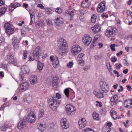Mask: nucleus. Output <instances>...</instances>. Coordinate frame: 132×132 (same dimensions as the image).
Returning a JSON list of instances; mask_svg holds the SVG:
<instances>
[{
	"label": "nucleus",
	"instance_id": "1",
	"mask_svg": "<svg viewBox=\"0 0 132 132\" xmlns=\"http://www.w3.org/2000/svg\"><path fill=\"white\" fill-rule=\"evenodd\" d=\"M36 119L35 113L31 111L29 113L26 117L24 118L23 120H21L18 125V129H21L26 126L27 122H30L31 123L35 122Z\"/></svg>",
	"mask_w": 132,
	"mask_h": 132
},
{
	"label": "nucleus",
	"instance_id": "2",
	"mask_svg": "<svg viewBox=\"0 0 132 132\" xmlns=\"http://www.w3.org/2000/svg\"><path fill=\"white\" fill-rule=\"evenodd\" d=\"M57 45L61 51L62 55L66 54L68 51V46L66 40L63 38H60L58 40Z\"/></svg>",
	"mask_w": 132,
	"mask_h": 132
},
{
	"label": "nucleus",
	"instance_id": "3",
	"mask_svg": "<svg viewBox=\"0 0 132 132\" xmlns=\"http://www.w3.org/2000/svg\"><path fill=\"white\" fill-rule=\"evenodd\" d=\"M60 101L56 99L55 98L52 97L49 100L48 103L49 106L53 111L57 110V108L59 106V104Z\"/></svg>",
	"mask_w": 132,
	"mask_h": 132
},
{
	"label": "nucleus",
	"instance_id": "4",
	"mask_svg": "<svg viewBox=\"0 0 132 132\" xmlns=\"http://www.w3.org/2000/svg\"><path fill=\"white\" fill-rule=\"evenodd\" d=\"M29 88V84L27 82H25L21 84L20 87L16 90V92L18 93H20L28 89Z\"/></svg>",
	"mask_w": 132,
	"mask_h": 132
},
{
	"label": "nucleus",
	"instance_id": "5",
	"mask_svg": "<svg viewBox=\"0 0 132 132\" xmlns=\"http://www.w3.org/2000/svg\"><path fill=\"white\" fill-rule=\"evenodd\" d=\"M5 59L10 64H13L14 65L16 64V60L14 59V55L12 54L9 53L6 56Z\"/></svg>",
	"mask_w": 132,
	"mask_h": 132
},
{
	"label": "nucleus",
	"instance_id": "6",
	"mask_svg": "<svg viewBox=\"0 0 132 132\" xmlns=\"http://www.w3.org/2000/svg\"><path fill=\"white\" fill-rule=\"evenodd\" d=\"M103 90L100 89H96L93 91V93L97 98H101L104 97L106 93Z\"/></svg>",
	"mask_w": 132,
	"mask_h": 132
},
{
	"label": "nucleus",
	"instance_id": "7",
	"mask_svg": "<svg viewBox=\"0 0 132 132\" xmlns=\"http://www.w3.org/2000/svg\"><path fill=\"white\" fill-rule=\"evenodd\" d=\"M75 13V11L74 9H69L66 11L64 15L69 20H72Z\"/></svg>",
	"mask_w": 132,
	"mask_h": 132
},
{
	"label": "nucleus",
	"instance_id": "8",
	"mask_svg": "<svg viewBox=\"0 0 132 132\" xmlns=\"http://www.w3.org/2000/svg\"><path fill=\"white\" fill-rule=\"evenodd\" d=\"M117 31L115 28L110 27L108 28L106 32V34L108 37H114L117 32Z\"/></svg>",
	"mask_w": 132,
	"mask_h": 132
},
{
	"label": "nucleus",
	"instance_id": "9",
	"mask_svg": "<svg viewBox=\"0 0 132 132\" xmlns=\"http://www.w3.org/2000/svg\"><path fill=\"white\" fill-rule=\"evenodd\" d=\"M65 108L66 111L69 115H72L74 114L76 108L73 105L70 104H67Z\"/></svg>",
	"mask_w": 132,
	"mask_h": 132
},
{
	"label": "nucleus",
	"instance_id": "10",
	"mask_svg": "<svg viewBox=\"0 0 132 132\" xmlns=\"http://www.w3.org/2000/svg\"><path fill=\"white\" fill-rule=\"evenodd\" d=\"M5 28L6 32L9 35L12 34L14 32L13 28L11 27V25L9 23H7L4 25Z\"/></svg>",
	"mask_w": 132,
	"mask_h": 132
},
{
	"label": "nucleus",
	"instance_id": "11",
	"mask_svg": "<svg viewBox=\"0 0 132 132\" xmlns=\"http://www.w3.org/2000/svg\"><path fill=\"white\" fill-rule=\"evenodd\" d=\"M92 40V38L88 35H85L82 38V41L86 45H88Z\"/></svg>",
	"mask_w": 132,
	"mask_h": 132
},
{
	"label": "nucleus",
	"instance_id": "12",
	"mask_svg": "<svg viewBox=\"0 0 132 132\" xmlns=\"http://www.w3.org/2000/svg\"><path fill=\"white\" fill-rule=\"evenodd\" d=\"M84 58V54L83 53H81L78 56L77 58L78 63L81 66H83L84 64L83 60Z\"/></svg>",
	"mask_w": 132,
	"mask_h": 132
},
{
	"label": "nucleus",
	"instance_id": "13",
	"mask_svg": "<svg viewBox=\"0 0 132 132\" xmlns=\"http://www.w3.org/2000/svg\"><path fill=\"white\" fill-rule=\"evenodd\" d=\"M101 89L103 90L104 92L107 93L108 90V85L103 81H101L100 82Z\"/></svg>",
	"mask_w": 132,
	"mask_h": 132
},
{
	"label": "nucleus",
	"instance_id": "14",
	"mask_svg": "<svg viewBox=\"0 0 132 132\" xmlns=\"http://www.w3.org/2000/svg\"><path fill=\"white\" fill-rule=\"evenodd\" d=\"M72 47L71 52L73 55H75L77 54L81 50V48L78 45H73Z\"/></svg>",
	"mask_w": 132,
	"mask_h": 132
},
{
	"label": "nucleus",
	"instance_id": "15",
	"mask_svg": "<svg viewBox=\"0 0 132 132\" xmlns=\"http://www.w3.org/2000/svg\"><path fill=\"white\" fill-rule=\"evenodd\" d=\"M41 53L40 47L39 46H37L35 50L33 52V57L35 58H38L40 54Z\"/></svg>",
	"mask_w": 132,
	"mask_h": 132
},
{
	"label": "nucleus",
	"instance_id": "16",
	"mask_svg": "<svg viewBox=\"0 0 132 132\" xmlns=\"http://www.w3.org/2000/svg\"><path fill=\"white\" fill-rule=\"evenodd\" d=\"M54 20L55 24L57 26H61L63 23V18L59 15L56 16Z\"/></svg>",
	"mask_w": 132,
	"mask_h": 132
},
{
	"label": "nucleus",
	"instance_id": "17",
	"mask_svg": "<svg viewBox=\"0 0 132 132\" xmlns=\"http://www.w3.org/2000/svg\"><path fill=\"white\" fill-rule=\"evenodd\" d=\"M54 56H51L50 57V59L51 60L52 62H53V64L54 68H56L58 65L59 63V61L58 57L56 56H55V58H54V60H53Z\"/></svg>",
	"mask_w": 132,
	"mask_h": 132
},
{
	"label": "nucleus",
	"instance_id": "18",
	"mask_svg": "<svg viewBox=\"0 0 132 132\" xmlns=\"http://www.w3.org/2000/svg\"><path fill=\"white\" fill-rule=\"evenodd\" d=\"M61 123L63 129H66L69 127V125L67 123V120L65 118L62 119L61 120Z\"/></svg>",
	"mask_w": 132,
	"mask_h": 132
},
{
	"label": "nucleus",
	"instance_id": "19",
	"mask_svg": "<svg viewBox=\"0 0 132 132\" xmlns=\"http://www.w3.org/2000/svg\"><path fill=\"white\" fill-rule=\"evenodd\" d=\"M22 72L23 74H27L29 73L30 69L29 67L27 65H23L21 67Z\"/></svg>",
	"mask_w": 132,
	"mask_h": 132
},
{
	"label": "nucleus",
	"instance_id": "20",
	"mask_svg": "<svg viewBox=\"0 0 132 132\" xmlns=\"http://www.w3.org/2000/svg\"><path fill=\"white\" fill-rule=\"evenodd\" d=\"M20 4L17 3H11L9 7V10L12 12L14 9L18 7H20Z\"/></svg>",
	"mask_w": 132,
	"mask_h": 132
},
{
	"label": "nucleus",
	"instance_id": "21",
	"mask_svg": "<svg viewBox=\"0 0 132 132\" xmlns=\"http://www.w3.org/2000/svg\"><path fill=\"white\" fill-rule=\"evenodd\" d=\"M124 105L126 108L130 109L132 107V101L131 100L128 99L124 101Z\"/></svg>",
	"mask_w": 132,
	"mask_h": 132
},
{
	"label": "nucleus",
	"instance_id": "22",
	"mask_svg": "<svg viewBox=\"0 0 132 132\" xmlns=\"http://www.w3.org/2000/svg\"><path fill=\"white\" fill-rule=\"evenodd\" d=\"M105 6L104 3H101L98 6L97 9V11L99 12H102L105 10Z\"/></svg>",
	"mask_w": 132,
	"mask_h": 132
},
{
	"label": "nucleus",
	"instance_id": "23",
	"mask_svg": "<svg viewBox=\"0 0 132 132\" xmlns=\"http://www.w3.org/2000/svg\"><path fill=\"white\" fill-rule=\"evenodd\" d=\"M86 121L85 119L81 118L78 122V124L80 129H82L84 128L86 125Z\"/></svg>",
	"mask_w": 132,
	"mask_h": 132
},
{
	"label": "nucleus",
	"instance_id": "24",
	"mask_svg": "<svg viewBox=\"0 0 132 132\" xmlns=\"http://www.w3.org/2000/svg\"><path fill=\"white\" fill-rule=\"evenodd\" d=\"M93 32L95 34L98 33L101 30L100 26L98 24L94 25L91 28Z\"/></svg>",
	"mask_w": 132,
	"mask_h": 132
},
{
	"label": "nucleus",
	"instance_id": "25",
	"mask_svg": "<svg viewBox=\"0 0 132 132\" xmlns=\"http://www.w3.org/2000/svg\"><path fill=\"white\" fill-rule=\"evenodd\" d=\"M30 81L31 84L34 85L37 82V78L36 75H32L30 77Z\"/></svg>",
	"mask_w": 132,
	"mask_h": 132
},
{
	"label": "nucleus",
	"instance_id": "26",
	"mask_svg": "<svg viewBox=\"0 0 132 132\" xmlns=\"http://www.w3.org/2000/svg\"><path fill=\"white\" fill-rule=\"evenodd\" d=\"M19 40L16 38H14L13 39V41L12 43L15 49H17L19 47Z\"/></svg>",
	"mask_w": 132,
	"mask_h": 132
},
{
	"label": "nucleus",
	"instance_id": "27",
	"mask_svg": "<svg viewBox=\"0 0 132 132\" xmlns=\"http://www.w3.org/2000/svg\"><path fill=\"white\" fill-rule=\"evenodd\" d=\"M88 0H84L81 4V6L83 7L86 8L88 7L90 3L88 2Z\"/></svg>",
	"mask_w": 132,
	"mask_h": 132
},
{
	"label": "nucleus",
	"instance_id": "28",
	"mask_svg": "<svg viewBox=\"0 0 132 132\" xmlns=\"http://www.w3.org/2000/svg\"><path fill=\"white\" fill-rule=\"evenodd\" d=\"M110 114L112 117L114 119H116L117 118V116L116 112L113 108L111 109L110 111Z\"/></svg>",
	"mask_w": 132,
	"mask_h": 132
},
{
	"label": "nucleus",
	"instance_id": "29",
	"mask_svg": "<svg viewBox=\"0 0 132 132\" xmlns=\"http://www.w3.org/2000/svg\"><path fill=\"white\" fill-rule=\"evenodd\" d=\"M26 100L27 102L29 103L32 100V95L31 93H28L26 94Z\"/></svg>",
	"mask_w": 132,
	"mask_h": 132
},
{
	"label": "nucleus",
	"instance_id": "30",
	"mask_svg": "<svg viewBox=\"0 0 132 132\" xmlns=\"http://www.w3.org/2000/svg\"><path fill=\"white\" fill-rule=\"evenodd\" d=\"M118 100V96L117 95H114L111 98V102L116 103Z\"/></svg>",
	"mask_w": 132,
	"mask_h": 132
},
{
	"label": "nucleus",
	"instance_id": "31",
	"mask_svg": "<svg viewBox=\"0 0 132 132\" xmlns=\"http://www.w3.org/2000/svg\"><path fill=\"white\" fill-rule=\"evenodd\" d=\"M92 116L94 119L95 120H99V115L95 112H94L93 113Z\"/></svg>",
	"mask_w": 132,
	"mask_h": 132
},
{
	"label": "nucleus",
	"instance_id": "32",
	"mask_svg": "<svg viewBox=\"0 0 132 132\" xmlns=\"http://www.w3.org/2000/svg\"><path fill=\"white\" fill-rule=\"evenodd\" d=\"M43 66V63L39 61H38L37 68L40 71L42 70Z\"/></svg>",
	"mask_w": 132,
	"mask_h": 132
},
{
	"label": "nucleus",
	"instance_id": "33",
	"mask_svg": "<svg viewBox=\"0 0 132 132\" xmlns=\"http://www.w3.org/2000/svg\"><path fill=\"white\" fill-rule=\"evenodd\" d=\"M39 130L41 131H43L45 129L44 125L40 124L38 128Z\"/></svg>",
	"mask_w": 132,
	"mask_h": 132
},
{
	"label": "nucleus",
	"instance_id": "34",
	"mask_svg": "<svg viewBox=\"0 0 132 132\" xmlns=\"http://www.w3.org/2000/svg\"><path fill=\"white\" fill-rule=\"evenodd\" d=\"M44 114V111L43 110H40L38 113V118L40 119L42 118Z\"/></svg>",
	"mask_w": 132,
	"mask_h": 132
},
{
	"label": "nucleus",
	"instance_id": "35",
	"mask_svg": "<svg viewBox=\"0 0 132 132\" xmlns=\"http://www.w3.org/2000/svg\"><path fill=\"white\" fill-rule=\"evenodd\" d=\"M97 18V16L95 14L93 15L91 17V22L92 23H94L96 21V19Z\"/></svg>",
	"mask_w": 132,
	"mask_h": 132
},
{
	"label": "nucleus",
	"instance_id": "36",
	"mask_svg": "<svg viewBox=\"0 0 132 132\" xmlns=\"http://www.w3.org/2000/svg\"><path fill=\"white\" fill-rule=\"evenodd\" d=\"M6 10V9L5 7H3L0 10V16L4 14Z\"/></svg>",
	"mask_w": 132,
	"mask_h": 132
},
{
	"label": "nucleus",
	"instance_id": "37",
	"mask_svg": "<svg viewBox=\"0 0 132 132\" xmlns=\"http://www.w3.org/2000/svg\"><path fill=\"white\" fill-rule=\"evenodd\" d=\"M8 127L7 124H5L2 127H0V130L1 131H5Z\"/></svg>",
	"mask_w": 132,
	"mask_h": 132
},
{
	"label": "nucleus",
	"instance_id": "38",
	"mask_svg": "<svg viewBox=\"0 0 132 132\" xmlns=\"http://www.w3.org/2000/svg\"><path fill=\"white\" fill-rule=\"evenodd\" d=\"M69 90L68 88H66L64 90V93L67 97H69Z\"/></svg>",
	"mask_w": 132,
	"mask_h": 132
},
{
	"label": "nucleus",
	"instance_id": "39",
	"mask_svg": "<svg viewBox=\"0 0 132 132\" xmlns=\"http://www.w3.org/2000/svg\"><path fill=\"white\" fill-rule=\"evenodd\" d=\"M95 59L98 60L102 59L103 56L102 55H96L94 56Z\"/></svg>",
	"mask_w": 132,
	"mask_h": 132
},
{
	"label": "nucleus",
	"instance_id": "40",
	"mask_svg": "<svg viewBox=\"0 0 132 132\" xmlns=\"http://www.w3.org/2000/svg\"><path fill=\"white\" fill-rule=\"evenodd\" d=\"M62 11V10L60 7H57L55 10V12L59 14L61 13Z\"/></svg>",
	"mask_w": 132,
	"mask_h": 132
},
{
	"label": "nucleus",
	"instance_id": "41",
	"mask_svg": "<svg viewBox=\"0 0 132 132\" xmlns=\"http://www.w3.org/2000/svg\"><path fill=\"white\" fill-rule=\"evenodd\" d=\"M73 63L72 62H70L68 63L67 65V66L69 68L72 67Z\"/></svg>",
	"mask_w": 132,
	"mask_h": 132
},
{
	"label": "nucleus",
	"instance_id": "42",
	"mask_svg": "<svg viewBox=\"0 0 132 132\" xmlns=\"http://www.w3.org/2000/svg\"><path fill=\"white\" fill-rule=\"evenodd\" d=\"M115 44H111L110 45V47L111 50L113 51H115Z\"/></svg>",
	"mask_w": 132,
	"mask_h": 132
},
{
	"label": "nucleus",
	"instance_id": "43",
	"mask_svg": "<svg viewBox=\"0 0 132 132\" xmlns=\"http://www.w3.org/2000/svg\"><path fill=\"white\" fill-rule=\"evenodd\" d=\"M116 68L117 69H119L122 67V65L120 64H116L115 65Z\"/></svg>",
	"mask_w": 132,
	"mask_h": 132
},
{
	"label": "nucleus",
	"instance_id": "44",
	"mask_svg": "<svg viewBox=\"0 0 132 132\" xmlns=\"http://www.w3.org/2000/svg\"><path fill=\"white\" fill-rule=\"evenodd\" d=\"M106 66L108 70L109 71H110L111 69V66L110 65V63H107L106 64Z\"/></svg>",
	"mask_w": 132,
	"mask_h": 132
},
{
	"label": "nucleus",
	"instance_id": "45",
	"mask_svg": "<svg viewBox=\"0 0 132 132\" xmlns=\"http://www.w3.org/2000/svg\"><path fill=\"white\" fill-rule=\"evenodd\" d=\"M85 132H94V131L90 128L86 129L84 130Z\"/></svg>",
	"mask_w": 132,
	"mask_h": 132
},
{
	"label": "nucleus",
	"instance_id": "46",
	"mask_svg": "<svg viewBox=\"0 0 132 132\" xmlns=\"http://www.w3.org/2000/svg\"><path fill=\"white\" fill-rule=\"evenodd\" d=\"M19 77H20V80L21 81L24 80V75L23 74H19Z\"/></svg>",
	"mask_w": 132,
	"mask_h": 132
},
{
	"label": "nucleus",
	"instance_id": "47",
	"mask_svg": "<svg viewBox=\"0 0 132 132\" xmlns=\"http://www.w3.org/2000/svg\"><path fill=\"white\" fill-rule=\"evenodd\" d=\"M45 11L46 14H51V11L48 9L45 10Z\"/></svg>",
	"mask_w": 132,
	"mask_h": 132
},
{
	"label": "nucleus",
	"instance_id": "48",
	"mask_svg": "<svg viewBox=\"0 0 132 132\" xmlns=\"http://www.w3.org/2000/svg\"><path fill=\"white\" fill-rule=\"evenodd\" d=\"M27 51L26 50L24 51V52L23 53V56H24V59H26L27 58Z\"/></svg>",
	"mask_w": 132,
	"mask_h": 132
},
{
	"label": "nucleus",
	"instance_id": "49",
	"mask_svg": "<svg viewBox=\"0 0 132 132\" xmlns=\"http://www.w3.org/2000/svg\"><path fill=\"white\" fill-rule=\"evenodd\" d=\"M37 7H40L42 9H44V6L42 4H38L37 6Z\"/></svg>",
	"mask_w": 132,
	"mask_h": 132
},
{
	"label": "nucleus",
	"instance_id": "50",
	"mask_svg": "<svg viewBox=\"0 0 132 132\" xmlns=\"http://www.w3.org/2000/svg\"><path fill=\"white\" fill-rule=\"evenodd\" d=\"M46 22L47 24L48 25H50L52 23L50 19H48L46 20Z\"/></svg>",
	"mask_w": 132,
	"mask_h": 132
},
{
	"label": "nucleus",
	"instance_id": "51",
	"mask_svg": "<svg viewBox=\"0 0 132 132\" xmlns=\"http://www.w3.org/2000/svg\"><path fill=\"white\" fill-rule=\"evenodd\" d=\"M127 14L128 16H130L132 14V12L129 10H127Z\"/></svg>",
	"mask_w": 132,
	"mask_h": 132
},
{
	"label": "nucleus",
	"instance_id": "52",
	"mask_svg": "<svg viewBox=\"0 0 132 132\" xmlns=\"http://www.w3.org/2000/svg\"><path fill=\"white\" fill-rule=\"evenodd\" d=\"M111 60L112 61L115 62L117 60V59L116 58L115 56H114L113 57V58L112 57H111Z\"/></svg>",
	"mask_w": 132,
	"mask_h": 132
},
{
	"label": "nucleus",
	"instance_id": "53",
	"mask_svg": "<svg viewBox=\"0 0 132 132\" xmlns=\"http://www.w3.org/2000/svg\"><path fill=\"white\" fill-rule=\"evenodd\" d=\"M126 86L128 90L130 91L132 90V88L131 87V86L130 85H127Z\"/></svg>",
	"mask_w": 132,
	"mask_h": 132
},
{
	"label": "nucleus",
	"instance_id": "54",
	"mask_svg": "<svg viewBox=\"0 0 132 132\" xmlns=\"http://www.w3.org/2000/svg\"><path fill=\"white\" fill-rule=\"evenodd\" d=\"M90 68V66L89 65L86 66L84 68L83 70L86 71Z\"/></svg>",
	"mask_w": 132,
	"mask_h": 132
},
{
	"label": "nucleus",
	"instance_id": "55",
	"mask_svg": "<svg viewBox=\"0 0 132 132\" xmlns=\"http://www.w3.org/2000/svg\"><path fill=\"white\" fill-rule=\"evenodd\" d=\"M113 72L115 74L117 75V76L118 77L120 76V75H119V73L116 70H114L113 71Z\"/></svg>",
	"mask_w": 132,
	"mask_h": 132
},
{
	"label": "nucleus",
	"instance_id": "56",
	"mask_svg": "<svg viewBox=\"0 0 132 132\" xmlns=\"http://www.w3.org/2000/svg\"><path fill=\"white\" fill-rule=\"evenodd\" d=\"M49 126L51 128L53 129L54 128V125L53 123H52L50 124Z\"/></svg>",
	"mask_w": 132,
	"mask_h": 132
},
{
	"label": "nucleus",
	"instance_id": "57",
	"mask_svg": "<svg viewBox=\"0 0 132 132\" xmlns=\"http://www.w3.org/2000/svg\"><path fill=\"white\" fill-rule=\"evenodd\" d=\"M56 97L58 99L60 98L61 97V95L59 93H57L56 94Z\"/></svg>",
	"mask_w": 132,
	"mask_h": 132
},
{
	"label": "nucleus",
	"instance_id": "58",
	"mask_svg": "<svg viewBox=\"0 0 132 132\" xmlns=\"http://www.w3.org/2000/svg\"><path fill=\"white\" fill-rule=\"evenodd\" d=\"M123 62L124 63V64L125 66H126L128 64V62L125 60H123Z\"/></svg>",
	"mask_w": 132,
	"mask_h": 132
},
{
	"label": "nucleus",
	"instance_id": "59",
	"mask_svg": "<svg viewBox=\"0 0 132 132\" xmlns=\"http://www.w3.org/2000/svg\"><path fill=\"white\" fill-rule=\"evenodd\" d=\"M123 53L122 51H120V52H118L117 53L116 55L118 57H119L120 55H122Z\"/></svg>",
	"mask_w": 132,
	"mask_h": 132
},
{
	"label": "nucleus",
	"instance_id": "60",
	"mask_svg": "<svg viewBox=\"0 0 132 132\" xmlns=\"http://www.w3.org/2000/svg\"><path fill=\"white\" fill-rule=\"evenodd\" d=\"M102 17L103 18H104V17H105L106 18H108V15H106V13H104L103 14H102L101 15Z\"/></svg>",
	"mask_w": 132,
	"mask_h": 132
},
{
	"label": "nucleus",
	"instance_id": "61",
	"mask_svg": "<svg viewBox=\"0 0 132 132\" xmlns=\"http://www.w3.org/2000/svg\"><path fill=\"white\" fill-rule=\"evenodd\" d=\"M21 32L22 35H24L25 34L26 32L24 31V30L23 29H22L21 30Z\"/></svg>",
	"mask_w": 132,
	"mask_h": 132
},
{
	"label": "nucleus",
	"instance_id": "62",
	"mask_svg": "<svg viewBox=\"0 0 132 132\" xmlns=\"http://www.w3.org/2000/svg\"><path fill=\"white\" fill-rule=\"evenodd\" d=\"M23 6L25 8H27L28 7V5L27 4L23 3Z\"/></svg>",
	"mask_w": 132,
	"mask_h": 132
},
{
	"label": "nucleus",
	"instance_id": "63",
	"mask_svg": "<svg viewBox=\"0 0 132 132\" xmlns=\"http://www.w3.org/2000/svg\"><path fill=\"white\" fill-rule=\"evenodd\" d=\"M5 2L2 0H0V6L4 4Z\"/></svg>",
	"mask_w": 132,
	"mask_h": 132
},
{
	"label": "nucleus",
	"instance_id": "64",
	"mask_svg": "<svg viewBox=\"0 0 132 132\" xmlns=\"http://www.w3.org/2000/svg\"><path fill=\"white\" fill-rule=\"evenodd\" d=\"M128 69H126L123 71V72L125 74H127L128 71Z\"/></svg>",
	"mask_w": 132,
	"mask_h": 132
}]
</instances>
